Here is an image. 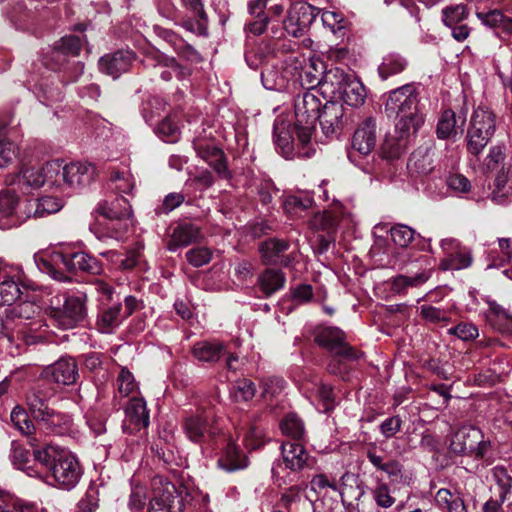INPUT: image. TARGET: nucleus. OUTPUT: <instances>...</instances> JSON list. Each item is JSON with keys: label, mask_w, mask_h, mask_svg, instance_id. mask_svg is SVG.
Segmentation results:
<instances>
[{"label": "nucleus", "mask_w": 512, "mask_h": 512, "mask_svg": "<svg viewBox=\"0 0 512 512\" xmlns=\"http://www.w3.org/2000/svg\"><path fill=\"white\" fill-rule=\"evenodd\" d=\"M419 99L412 84L403 85L389 93L385 111L389 117L397 119V131L406 136H415L424 123V116L418 109Z\"/></svg>", "instance_id": "nucleus-1"}, {"label": "nucleus", "mask_w": 512, "mask_h": 512, "mask_svg": "<svg viewBox=\"0 0 512 512\" xmlns=\"http://www.w3.org/2000/svg\"><path fill=\"white\" fill-rule=\"evenodd\" d=\"M34 459L48 469L59 487L70 490L79 482L82 470L76 456L69 450L55 445H46L34 451Z\"/></svg>", "instance_id": "nucleus-2"}, {"label": "nucleus", "mask_w": 512, "mask_h": 512, "mask_svg": "<svg viewBox=\"0 0 512 512\" xmlns=\"http://www.w3.org/2000/svg\"><path fill=\"white\" fill-rule=\"evenodd\" d=\"M46 174L52 187L62 190H78L89 185L95 175V167L88 163L52 160L46 163Z\"/></svg>", "instance_id": "nucleus-3"}, {"label": "nucleus", "mask_w": 512, "mask_h": 512, "mask_svg": "<svg viewBox=\"0 0 512 512\" xmlns=\"http://www.w3.org/2000/svg\"><path fill=\"white\" fill-rule=\"evenodd\" d=\"M38 265L54 279L63 282L68 281L69 277L59 271L62 268L69 272L84 271L90 274L102 272V266L98 260L84 252H55L51 255V261L40 259Z\"/></svg>", "instance_id": "nucleus-4"}, {"label": "nucleus", "mask_w": 512, "mask_h": 512, "mask_svg": "<svg viewBox=\"0 0 512 512\" xmlns=\"http://www.w3.org/2000/svg\"><path fill=\"white\" fill-rule=\"evenodd\" d=\"M26 405L33 420L45 433H62L70 423L67 415L48 405L41 391H29L26 395Z\"/></svg>", "instance_id": "nucleus-5"}, {"label": "nucleus", "mask_w": 512, "mask_h": 512, "mask_svg": "<svg viewBox=\"0 0 512 512\" xmlns=\"http://www.w3.org/2000/svg\"><path fill=\"white\" fill-rule=\"evenodd\" d=\"M51 323L62 330L73 329L82 323L87 315L86 295L55 297L47 309Z\"/></svg>", "instance_id": "nucleus-6"}, {"label": "nucleus", "mask_w": 512, "mask_h": 512, "mask_svg": "<svg viewBox=\"0 0 512 512\" xmlns=\"http://www.w3.org/2000/svg\"><path fill=\"white\" fill-rule=\"evenodd\" d=\"M321 101L312 91L298 95L294 101V130L302 144L310 142L320 115Z\"/></svg>", "instance_id": "nucleus-7"}, {"label": "nucleus", "mask_w": 512, "mask_h": 512, "mask_svg": "<svg viewBox=\"0 0 512 512\" xmlns=\"http://www.w3.org/2000/svg\"><path fill=\"white\" fill-rule=\"evenodd\" d=\"M183 431L194 443L202 444L220 433L218 418L213 408H203L183 420Z\"/></svg>", "instance_id": "nucleus-8"}, {"label": "nucleus", "mask_w": 512, "mask_h": 512, "mask_svg": "<svg viewBox=\"0 0 512 512\" xmlns=\"http://www.w3.org/2000/svg\"><path fill=\"white\" fill-rule=\"evenodd\" d=\"M495 117L486 107L479 106L474 110L468 130L467 148L474 155L482 152L495 132Z\"/></svg>", "instance_id": "nucleus-9"}, {"label": "nucleus", "mask_w": 512, "mask_h": 512, "mask_svg": "<svg viewBox=\"0 0 512 512\" xmlns=\"http://www.w3.org/2000/svg\"><path fill=\"white\" fill-rule=\"evenodd\" d=\"M490 445V441L484 438L479 428L463 426L453 434L450 450L455 454H468L482 458L489 451Z\"/></svg>", "instance_id": "nucleus-10"}, {"label": "nucleus", "mask_w": 512, "mask_h": 512, "mask_svg": "<svg viewBox=\"0 0 512 512\" xmlns=\"http://www.w3.org/2000/svg\"><path fill=\"white\" fill-rule=\"evenodd\" d=\"M152 498L149 512H182V498L173 483L163 476L151 481Z\"/></svg>", "instance_id": "nucleus-11"}, {"label": "nucleus", "mask_w": 512, "mask_h": 512, "mask_svg": "<svg viewBox=\"0 0 512 512\" xmlns=\"http://www.w3.org/2000/svg\"><path fill=\"white\" fill-rule=\"evenodd\" d=\"M318 15V10L306 2L294 3L284 20V29L290 36H304Z\"/></svg>", "instance_id": "nucleus-12"}, {"label": "nucleus", "mask_w": 512, "mask_h": 512, "mask_svg": "<svg viewBox=\"0 0 512 512\" xmlns=\"http://www.w3.org/2000/svg\"><path fill=\"white\" fill-rule=\"evenodd\" d=\"M315 342L331 351L334 356L346 361L359 358V353L345 342V335L339 328H321L315 335Z\"/></svg>", "instance_id": "nucleus-13"}, {"label": "nucleus", "mask_w": 512, "mask_h": 512, "mask_svg": "<svg viewBox=\"0 0 512 512\" xmlns=\"http://www.w3.org/2000/svg\"><path fill=\"white\" fill-rule=\"evenodd\" d=\"M350 77V74L336 67L329 69L324 75L320 71L318 75L313 76V79L308 80V85L312 88L318 85L325 97L339 98Z\"/></svg>", "instance_id": "nucleus-14"}, {"label": "nucleus", "mask_w": 512, "mask_h": 512, "mask_svg": "<svg viewBox=\"0 0 512 512\" xmlns=\"http://www.w3.org/2000/svg\"><path fill=\"white\" fill-rule=\"evenodd\" d=\"M318 120L322 132L327 137L338 136L348 123L345 108L342 103L337 101L326 102Z\"/></svg>", "instance_id": "nucleus-15"}, {"label": "nucleus", "mask_w": 512, "mask_h": 512, "mask_svg": "<svg viewBox=\"0 0 512 512\" xmlns=\"http://www.w3.org/2000/svg\"><path fill=\"white\" fill-rule=\"evenodd\" d=\"M193 145L197 156L213 168L220 178H230L231 173L222 149L203 139L195 140Z\"/></svg>", "instance_id": "nucleus-16"}, {"label": "nucleus", "mask_w": 512, "mask_h": 512, "mask_svg": "<svg viewBox=\"0 0 512 512\" xmlns=\"http://www.w3.org/2000/svg\"><path fill=\"white\" fill-rule=\"evenodd\" d=\"M149 425V412L143 398L133 397L125 408L122 429L127 434L145 430Z\"/></svg>", "instance_id": "nucleus-17"}, {"label": "nucleus", "mask_w": 512, "mask_h": 512, "mask_svg": "<svg viewBox=\"0 0 512 512\" xmlns=\"http://www.w3.org/2000/svg\"><path fill=\"white\" fill-rule=\"evenodd\" d=\"M83 46V39L79 36L69 35L62 37L51 50L44 64L53 69H61L66 57L78 56Z\"/></svg>", "instance_id": "nucleus-18"}, {"label": "nucleus", "mask_w": 512, "mask_h": 512, "mask_svg": "<svg viewBox=\"0 0 512 512\" xmlns=\"http://www.w3.org/2000/svg\"><path fill=\"white\" fill-rule=\"evenodd\" d=\"M20 276L18 268L0 264V306H11L20 297Z\"/></svg>", "instance_id": "nucleus-19"}, {"label": "nucleus", "mask_w": 512, "mask_h": 512, "mask_svg": "<svg viewBox=\"0 0 512 512\" xmlns=\"http://www.w3.org/2000/svg\"><path fill=\"white\" fill-rule=\"evenodd\" d=\"M8 186H16L25 192L29 188H40L44 184L51 186L46 174V164L41 168L24 167L17 174H10L5 180Z\"/></svg>", "instance_id": "nucleus-20"}, {"label": "nucleus", "mask_w": 512, "mask_h": 512, "mask_svg": "<svg viewBox=\"0 0 512 512\" xmlns=\"http://www.w3.org/2000/svg\"><path fill=\"white\" fill-rule=\"evenodd\" d=\"M282 463L292 472H298L312 467L314 459L307 453L300 443L286 442L281 445Z\"/></svg>", "instance_id": "nucleus-21"}, {"label": "nucleus", "mask_w": 512, "mask_h": 512, "mask_svg": "<svg viewBox=\"0 0 512 512\" xmlns=\"http://www.w3.org/2000/svg\"><path fill=\"white\" fill-rule=\"evenodd\" d=\"M47 378L62 385L74 384L79 376L78 367L72 357H63L44 370Z\"/></svg>", "instance_id": "nucleus-22"}, {"label": "nucleus", "mask_w": 512, "mask_h": 512, "mask_svg": "<svg viewBox=\"0 0 512 512\" xmlns=\"http://www.w3.org/2000/svg\"><path fill=\"white\" fill-rule=\"evenodd\" d=\"M63 207V200L55 196H43L35 199H26V206L20 212L21 218H41L57 213Z\"/></svg>", "instance_id": "nucleus-23"}, {"label": "nucleus", "mask_w": 512, "mask_h": 512, "mask_svg": "<svg viewBox=\"0 0 512 512\" xmlns=\"http://www.w3.org/2000/svg\"><path fill=\"white\" fill-rule=\"evenodd\" d=\"M133 60L134 54L132 51L120 50L101 57L99 60V69L101 72L116 79L122 73L129 70Z\"/></svg>", "instance_id": "nucleus-24"}, {"label": "nucleus", "mask_w": 512, "mask_h": 512, "mask_svg": "<svg viewBox=\"0 0 512 512\" xmlns=\"http://www.w3.org/2000/svg\"><path fill=\"white\" fill-rule=\"evenodd\" d=\"M288 248V242L271 238L260 244L259 252L264 264H281L289 266L293 258L291 255H285Z\"/></svg>", "instance_id": "nucleus-25"}, {"label": "nucleus", "mask_w": 512, "mask_h": 512, "mask_svg": "<svg viewBox=\"0 0 512 512\" xmlns=\"http://www.w3.org/2000/svg\"><path fill=\"white\" fill-rule=\"evenodd\" d=\"M43 327L46 325L40 319L30 321L26 325L15 324L8 340L11 342L22 341L25 345L37 344L46 339V330H42Z\"/></svg>", "instance_id": "nucleus-26"}, {"label": "nucleus", "mask_w": 512, "mask_h": 512, "mask_svg": "<svg viewBox=\"0 0 512 512\" xmlns=\"http://www.w3.org/2000/svg\"><path fill=\"white\" fill-rule=\"evenodd\" d=\"M26 206V199L20 200L16 192L11 188L0 191V216L11 218L14 225L25 222L27 218H21L22 212Z\"/></svg>", "instance_id": "nucleus-27"}, {"label": "nucleus", "mask_w": 512, "mask_h": 512, "mask_svg": "<svg viewBox=\"0 0 512 512\" xmlns=\"http://www.w3.org/2000/svg\"><path fill=\"white\" fill-rule=\"evenodd\" d=\"M96 212L109 219L127 221L132 215L129 201L123 196H115L112 200L102 201L98 204Z\"/></svg>", "instance_id": "nucleus-28"}, {"label": "nucleus", "mask_w": 512, "mask_h": 512, "mask_svg": "<svg viewBox=\"0 0 512 512\" xmlns=\"http://www.w3.org/2000/svg\"><path fill=\"white\" fill-rule=\"evenodd\" d=\"M375 143V122L368 118L355 131L352 148L361 155H368L373 150Z\"/></svg>", "instance_id": "nucleus-29"}, {"label": "nucleus", "mask_w": 512, "mask_h": 512, "mask_svg": "<svg viewBox=\"0 0 512 512\" xmlns=\"http://www.w3.org/2000/svg\"><path fill=\"white\" fill-rule=\"evenodd\" d=\"M146 60L149 65H152L154 67L160 66L167 68L160 74L161 78L164 81L171 80L173 75H175L178 79H183L190 74L189 68L181 66L176 62L174 58L165 56L164 54H161L159 52H155L147 56Z\"/></svg>", "instance_id": "nucleus-30"}, {"label": "nucleus", "mask_w": 512, "mask_h": 512, "mask_svg": "<svg viewBox=\"0 0 512 512\" xmlns=\"http://www.w3.org/2000/svg\"><path fill=\"white\" fill-rule=\"evenodd\" d=\"M486 302L488 310L485 317L490 326L502 334H512V315L495 301Z\"/></svg>", "instance_id": "nucleus-31"}, {"label": "nucleus", "mask_w": 512, "mask_h": 512, "mask_svg": "<svg viewBox=\"0 0 512 512\" xmlns=\"http://www.w3.org/2000/svg\"><path fill=\"white\" fill-rule=\"evenodd\" d=\"M192 355L201 362L215 363L226 353V347L218 341H199L192 347Z\"/></svg>", "instance_id": "nucleus-32"}, {"label": "nucleus", "mask_w": 512, "mask_h": 512, "mask_svg": "<svg viewBox=\"0 0 512 512\" xmlns=\"http://www.w3.org/2000/svg\"><path fill=\"white\" fill-rule=\"evenodd\" d=\"M218 466L226 472H235L248 466L246 455L232 442L228 443L219 457Z\"/></svg>", "instance_id": "nucleus-33"}, {"label": "nucleus", "mask_w": 512, "mask_h": 512, "mask_svg": "<svg viewBox=\"0 0 512 512\" xmlns=\"http://www.w3.org/2000/svg\"><path fill=\"white\" fill-rule=\"evenodd\" d=\"M200 236V229L197 226L190 223L180 224L172 232L167 246L168 250L175 252L179 247L188 246L198 241Z\"/></svg>", "instance_id": "nucleus-34"}, {"label": "nucleus", "mask_w": 512, "mask_h": 512, "mask_svg": "<svg viewBox=\"0 0 512 512\" xmlns=\"http://www.w3.org/2000/svg\"><path fill=\"white\" fill-rule=\"evenodd\" d=\"M434 503L443 512H467L465 502L458 491L441 488L434 496Z\"/></svg>", "instance_id": "nucleus-35"}, {"label": "nucleus", "mask_w": 512, "mask_h": 512, "mask_svg": "<svg viewBox=\"0 0 512 512\" xmlns=\"http://www.w3.org/2000/svg\"><path fill=\"white\" fill-rule=\"evenodd\" d=\"M465 122L466 113H464L462 116L459 115L457 119L453 110L447 109L443 111L437 123L436 132L438 138L447 139L456 135L457 129L460 128L462 130Z\"/></svg>", "instance_id": "nucleus-36"}, {"label": "nucleus", "mask_w": 512, "mask_h": 512, "mask_svg": "<svg viewBox=\"0 0 512 512\" xmlns=\"http://www.w3.org/2000/svg\"><path fill=\"white\" fill-rule=\"evenodd\" d=\"M411 137L404 135L395 128L394 134H389L384 139L381 146L382 157L388 160L399 158L405 152Z\"/></svg>", "instance_id": "nucleus-37"}, {"label": "nucleus", "mask_w": 512, "mask_h": 512, "mask_svg": "<svg viewBox=\"0 0 512 512\" xmlns=\"http://www.w3.org/2000/svg\"><path fill=\"white\" fill-rule=\"evenodd\" d=\"M366 97L367 93L365 86L353 75H351L339 96V98H341L345 104L351 107L362 106L365 103Z\"/></svg>", "instance_id": "nucleus-38"}, {"label": "nucleus", "mask_w": 512, "mask_h": 512, "mask_svg": "<svg viewBox=\"0 0 512 512\" xmlns=\"http://www.w3.org/2000/svg\"><path fill=\"white\" fill-rule=\"evenodd\" d=\"M285 274L276 269L268 268L258 276V286L260 290L266 295L271 296L278 290L282 289L285 285Z\"/></svg>", "instance_id": "nucleus-39"}, {"label": "nucleus", "mask_w": 512, "mask_h": 512, "mask_svg": "<svg viewBox=\"0 0 512 512\" xmlns=\"http://www.w3.org/2000/svg\"><path fill=\"white\" fill-rule=\"evenodd\" d=\"M122 304L118 303L103 309L97 319V326L102 333H111L124 320Z\"/></svg>", "instance_id": "nucleus-40"}, {"label": "nucleus", "mask_w": 512, "mask_h": 512, "mask_svg": "<svg viewBox=\"0 0 512 512\" xmlns=\"http://www.w3.org/2000/svg\"><path fill=\"white\" fill-rule=\"evenodd\" d=\"M293 141L290 123L280 118L276 119L274 122V142L284 156L291 154Z\"/></svg>", "instance_id": "nucleus-41"}, {"label": "nucleus", "mask_w": 512, "mask_h": 512, "mask_svg": "<svg viewBox=\"0 0 512 512\" xmlns=\"http://www.w3.org/2000/svg\"><path fill=\"white\" fill-rule=\"evenodd\" d=\"M38 311L39 307L35 303L25 301L9 308L6 315L13 326L15 324L26 325L28 322L34 321L33 318Z\"/></svg>", "instance_id": "nucleus-42"}, {"label": "nucleus", "mask_w": 512, "mask_h": 512, "mask_svg": "<svg viewBox=\"0 0 512 512\" xmlns=\"http://www.w3.org/2000/svg\"><path fill=\"white\" fill-rule=\"evenodd\" d=\"M472 262L473 257L471 250L460 247L454 253L448 254L441 261V268L443 270H461L470 267Z\"/></svg>", "instance_id": "nucleus-43"}, {"label": "nucleus", "mask_w": 512, "mask_h": 512, "mask_svg": "<svg viewBox=\"0 0 512 512\" xmlns=\"http://www.w3.org/2000/svg\"><path fill=\"white\" fill-rule=\"evenodd\" d=\"M407 65L408 62L403 56L398 53H390L383 58L378 68L379 75L382 79H387L389 76L404 71Z\"/></svg>", "instance_id": "nucleus-44"}, {"label": "nucleus", "mask_w": 512, "mask_h": 512, "mask_svg": "<svg viewBox=\"0 0 512 512\" xmlns=\"http://www.w3.org/2000/svg\"><path fill=\"white\" fill-rule=\"evenodd\" d=\"M489 258L491 260L489 267L502 266L505 263L512 264V238H499L498 248L491 249Z\"/></svg>", "instance_id": "nucleus-45"}, {"label": "nucleus", "mask_w": 512, "mask_h": 512, "mask_svg": "<svg viewBox=\"0 0 512 512\" xmlns=\"http://www.w3.org/2000/svg\"><path fill=\"white\" fill-rule=\"evenodd\" d=\"M10 420L16 430L22 435H32L35 432V425L28 412L20 405H16L11 413Z\"/></svg>", "instance_id": "nucleus-46"}, {"label": "nucleus", "mask_w": 512, "mask_h": 512, "mask_svg": "<svg viewBox=\"0 0 512 512\" xmlns=\"http://www.w3.org/2000/svg\"><path fill=\"white\" fill-rule=\"evenodd\" d=\"M280 429L284 435L297 440L302 439L305 433L304 423L295 413H289L282 419Z\"/></svg>", "instance_id": "nucleus-47"}, {"label": "nucleus", "mask_w": 512, "mask_h": 512, "mask_svg": "<svg viewBox=\"0 0 512 512\" xmlns=\"http://www.w3.org/2000/svg\"><path fill=\"white\" fill-rule=\"evenodd\" d=\"M312 205L313 199L310 196L306 195L304 197H299L292 195L285 199L283 208L287 214L300 217L302 216V213L312 207Z\"/></svg>", "instance_id": "nucleus-48"}, {"label": "nucleus", "mask_w": 512, "mask_h": 512, "mask_svg": "<svg viewBox=\"0 0 512 512\" xmlns=\"http://www.w3.org/2000/svg\"><path fill=\"white\" fill-rule=\"evenodd\" d=\"M117 394L115 398L128 397L130 394L138 389V385L134 379L133 374L127 369L122 368L116 379Z\"/></svg>", "instance_id": "nucleus-49"}, {"label": "nucleus", "mask_w": 512, "mask_h": 512, "mask_svg": "<svg viewBox=\"0 0 512 512\" xmlns=\"http://www.w3.org/2000/svg\"><path fill=\"white\" fill-rule=\"evenodd\" d=\"M261 80L268 90H281L286 86V77L275 67H266L261 72Z\"/></svg>", "instance_id": "nucleus-50"}, {"label": "nucleus", "mask_w": 512, "mask_h": 512, "mask_svg": "<svg viewBox=\"0 0 512 512\" xmlns=\"http://www.w3.org/2000/svg\"><path fill=\"white\" fill-rule=\"evenodd\" d=\"M493 481L500 488L499 498L505 502L507 495L512 489V477L509 475L507 469L503 466H495L492 470Z\"/></svg>", "instance_id": "nucleus-51"}, {"label": "nucleus", "mask_w": 512, "mask_h": 512, "mask_svg": "<svg viewBox=\"0 0 512 512\" xmlns=\"http://www.w3.org/2000/svg\"><path fill=\"white\" fill-rule=\"evenodd\" d=\"M443 22L447 27H454L468 17V11L463 4L449 6L443 9Z\"/></svg>", "instance_id": "nucleus-52"}, {"label": "nucleus", "mask_w": 512, "mask_h": 512, "mask_svg": "<svg viewBox=\"0 0 512 512\" xmlns=\"http://www.w3.org/2000/svg\"><path fill=\"white\" fill-rule=\"evenodd\" d=\"M322 22L333 34L338 36L344 35L346 21L342 14L335 11H325L322 13Z\"/></svg>", "instance_id": "nucleus-53"}, {"label": "nucleus", "mask_w": 512, "mask_h": 512, "mask_svg": "<svg viewBox=\"0 0 512 512\" xmlns=\"http://www.w3.org/2000/svg\"><path fill=\"white\" fill-rule=\"evenodd\" d=\"M371 494L378 508L388 509L396 502L395 497L391 495L389 486L385 483H379L371 490Z\"/></svg>", "instance_id": "nucleus-54"}, {"label": "nucleus", "mask_w": 512, "mask_h": 512, "mask_svg": "<svg viewBox=\"0 0 512 512\" xmlns=\"http://www.w3.org/2000/svg\"><path fill=\"white\" fill-rule=\"evenodd\" d=\"M111 182L113 189L118 193L129 194L132 192L135 186L134 178L128 171L114 172L111 175Z\"/></svg>", "instance_id": "nucleus-55"}, {"label": "nucleus", "mask_w": 512, "mask_h": 512, "mask_svg": "<svg viewBox=\"0 0 512 512\" xmlns=\"http://www.w3.org/2000/svg\"><path fill=\"white\" fill-rule=\"evenodd\" d=\"M415 231L407 225L398 224L391 228L392 241L399 247H407L414 239Z\"/></svg>", "instance_id": "nucleus-56"}, {"label": "nucleus", "mask_w": 512, "mask_h": 512, "mask_svg": "<svg viewBox=\"0 0 512 512\" xmlns=\"http://www.w3.org/2000/svg\"><path fill=\"white\" fill-rule=\"evenodd\" d=\"M156 133L163 141L173 143L177 141L180 132L178 125L171 118H165L157 126Z\"/></svg>", "instance_id": "nucleus-57"}, {"label": "nucleus", "mask_w": 512, "mask_h": 512, "mask_svg": "<svg viewBox=\"0 0 512 512\" xmlns=\"http://www.w3.org/2000/svg\"><path fill=\"white\" fill-rule=\"evenodd\" d=\"M256 393L255 384L249 379H240L235 382L233 394L237 401H249Z\"/></svg>", "instance_id": "nucleus-58"}, {"label": "nucleus", "mask_w": 512, "mask_h": 512, "mask_svg": "<svg viewBox=\"0 0 512 512\" xmlns=\"http://www.w3.org/2000/svg\"><path fill=\"white\" fill-rule=\"evenodd\" d=\"M18 155L17 145L7 139H0V169L13 163Z\"/></svg>", "instance_id": "nucleus-59"}, {"label": "nucleus", "mask_w": 512, "mask_h": 512, "mask_svg": "<svg viewBox=\"0 0 512 512\" xmlns=\"http://www.w3.org/2000/svg\"><path fill=\"white\" fill-rule=\"evenodd\" d=\"M211 258L212 252L206 247L193 248L186 253L187 261L194 267L206 265Z\"/></svg>", "instance_id": "nucleus-60"}, {"label": "nucleus", "mask_w": 512, "mask_h": 512, "mask_svg": "<svg viewBox=\"0 0 512 512\" xmlns=\"http://www.w3.org/2000/svg\"><path fill=\"white\" fill-rule=\"evenodd\" d=\"M505 159V151L504 147L500 145L493 146L489 154L484 160L483 169L485 172H491L495 170L499 164H501Z\"/></svg>", "instance_id": "nucleus-61"}, {"label": "nucleus", "mask_w": 512, "mask_h": 512, "mask_svg": "<svg viewBox=\"0 0 512 512\" xmlns=\"http://www.w3.org/2000/svg\"><path fill=\"white\" fill-rule=\"evenodd\" d=\"M408 167L420 174H427L432 170L431 159L427 154L414 152L408 162Z\"/></svg>", "instance_id": "nucleus-62"}, {"label": "nucleus", "mask_w": 512, "mask_h": 512, "mask_svg": "<svg viewBox=\"0 0 512 512\" xmlns=\"http://www.w3.org/2000/svg\"><path fill=\"white\" fill-rule=\"evenodd\" d=\"M446 184L457 194L467 193L471 189L469 179L462 174H450L446 179Z\"/></svg>", "instance_id": "nucleus-63"}, {"label": "nucleus", "mask_w": 512, "mask_h": 512, "mask_svg": "<svg viewBox=\"0 0 512 512\" xmlns=\"http://www.w3.org/2000/svg\"><path fill=\"white\" fill-rule=\"evenodd\" d=\"M448 332L464 341L475 339L479 335L478 328L472 323H460L450 328Z\"/></svg>", "instance_id": "nucleus-64"}]
</instances>
